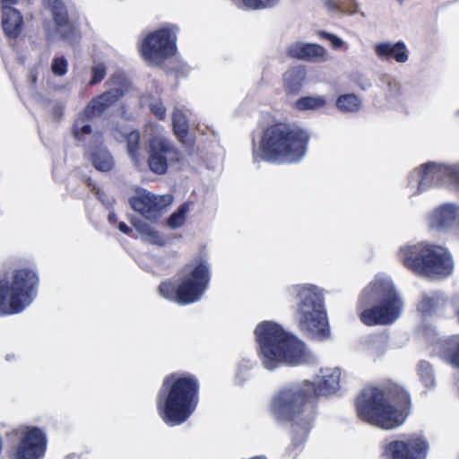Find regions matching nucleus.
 Segmentation results:
<instances>
[{
    "label": "nucleus",
    "mask_w": 459,
    "mask_h": 459,
    "mask_svg": "<svg viewBox=\"0 0 459 459\" xmlns=\"http://www.w3.org/2000/svg\"><path fill=\"white\" fill-rule=\"evenodd\" d=\"M47 437L38 428H25L21 440L12 451V459H40L46 450Z\"/></svg>",
    "instance_id": "16"
},
{
    "label": "nucleus",
    "mask_w": 459,
    "mask_h": 459,
    "mask_svg": "<svg viewBox=\"0 0 459 459\" xmlns=\"http://www.w3.org/2000/svg\"><path fill=\"white\" fill-rule=\"evenodd\" d=\"M297 313L299 327L308 338L325 341L330 338L331 331L323 296L311 287H300L298 290Z\"/></svg>",
    "instance_id": "8"
},
{
    "label": "nucleus",
    "mask_w": 459,
    "mask_h": 459,
    "mask_svg": "<svg viewBox=\"0 0 459 459\" xmlns=\"http://www.w3.org/2000/svg\"><path fill=\"white\" fill-rule=\"evenodd\" d=\"M92 166L100 172H108L114 168V160L110 152L104 147H96L89 157Z\"/></svg>",
    "instance_id": "25"
},
{
    "label": "nucleus",
    "mask_w": 459,
    "mask_h": 459,
    "mask_svg": "<svg viewBox=\"0 0 459 459\" xmlns=\"http://www.w3.org/2000/svg\"><path fill=\"white\" fill-rule=\"evenodd\" d=\"M257 355L264 368L273 370L281 365L299 366L309 362L311 355L305 343L273 321H264L255 329Z\"/></svg>",
    "instance_id": "2"
},
{
    "label": "nucleus",
    "mask_w": 459,
    "mask_h": 459,
    "mask_svg": "<svg viewBox=\"0 0 459 459\" xmlns=\"http://www.w3.org/2000/svg\"><path fill=\"white\" fill-rule=\"evenodd\" d=\"M54 112H55L56 115L62 116V114H63V107H62V106H56V107L54 108Z\"/></svg>",
    "instance_id": "44"
},
{
    "label": "nucleus",
    "mask_w": 459,
    "mask_h": 459,
    "mask_svg": "<svg viewBox=\"0 0 459 459\" xmlns=\"http://www.w3.org/2000/svg\"><path fill=\"white\" fill-rule=\"evenodd\" d=\"M318 35L321 39L330 40L333 48H340L343 44V41L340 38L329 32L320 30Z\"/></svg>",
    "instance_id": "38"
},
{
    "label": "nucleus",
    "mask_w": 459,
    "mask_h": 459,
    "mask_svg": "<svg viewBox=\"0 0 459 459\" xmlns=\"http://www.w3.org/2000/svg\"><path fill=\"white\" fill-rule=\"evenodd\" d=\"M39 279L30 268L13 271L11 280H0V312L13 315L22 312L36 298Z\"/></svg>",
    "instance_id": "7"
},
{
    "label": "nucleus",
    "mask_w": 459,
    "mask_h": 459,
    "mask_svg": "<svg viewBox=\"0 0 459 459\" xmlns=\"http://www.w3.org/2000/svg\"><path fill=\"white\" fill-rule=\"evenodd\" d=\"M237 7L244 10H260L272 7L277 0H231Z\"/></svg>",
    "instance_id": "31"
},
{
    "label": "nucleus",
    "mask_w": 459,
    "mask_h": 459,
    "mask_svg": "<svg viewBox=\"0 0 459 459\" xmlns=\"http://www.w3.org/2000/svg\"><path fill=\"white\" fill-rule=\"evenodd\" d=\"M84 183L86 184V186L88 187L91 188V190L94 193H96V195H99L100 194V187L94 183V181L91 178H86L84 179Z\"/></svg>",
    "instance_id": "40"
},
{
    "label": "nucleus",
    "mask_w": 459,
    "mask_h": 459,
    "mask_svg": "<svg viewBox=\"0 0 459 459\" xmlns=\"http://www.w3.org/2000/svg\"><path fill=\"white\" fill-rule=\"evenodd\" d=\"M308 394L306 386L283 388L273 397L271 413L277 420H292L303 411Z\"/></svg>",
    "instance_id": "12"
},
{
    "label": "nucleus",
    "mask_w": 459,
    "mask_h": 459,
    "mask_svg": "<svg viewBox=\"0 0 459 459\" xmlns=\"http://www.w3.org/2000/svg\"><path fill=\"white\" fill-rule=\"evenodd\" d=\"M335 105L343 113H355L360 109L361 100L354 93H346L337 98Z\"/></svg>",
    "instance_id": "28"
},
{
    "label": "nucleus",
    "mask_w": 459,
    "mask_h": 459,
    "mask_svg": "<svg viewBox=\"0 0 459 459\" xmlns=\"http://www.w3.org/2000/svg\"><path fill=\"white\" fill-rule=\"evenodd\" d=\"M357 411L364 421L391 430L403 425L409 414L411 397L399 385L386 389L367 386L357 397Z\"/></svg>",
    "instance_id": "1"
},
{
    "label": "nucleus",
    "mask_w": 459,
    "mask_h": 459,
    "mask_svg": "<svg viewBox=\"0 0 459 459\" xmlns=\"http://www.w3.org/2000/svg\"><path fill=\"white\" fill-rule=\"evenodd\" d=\"M306 79V70L303 66H292L282 76L283 88L288 95L298 94Z\"/></svg>",
    "instance_id": "22"
},
{
    "label": "nucleus",
    "mask_w": 459,
    "mask_h": 459,
    "mask_svg": "<svg viewBox=\"0 0 459 459\" xmlns=\"http://www.w3.org/2000/svg\"><path fill=\"white\" fill-rule=\"evenodd\" d=\"M53 74L63 76L67 72V61L65 56H58L53 59L51 66Z\"/></svg>",
    "instance_id": "36"
},
{
    "label": "nucleus",
    "mask_w": 459,
    "mask_h": 459,
    "mask_svg": "<svg viewBox=\"0 0 459 459\" xmlns=\"http://www.w3.org/2000/svg\"><path fill=\"white\" fill-rule=\"evenodd\" d=\"M429 450L428 440L420 435H414L404 440L388 443L384 451L387 459H426Z\"/></svg>",
    "instance_id": "15"
},
{
    "label": "nucleus",
    "mask_w": 459,
    "mask_h": 459,
    "mask_svg": "<svg viewBox=\"0 0 459 459\" xmlns=\"http://www.w3.org/2000/svg\"><path fill=\"white\" fill-rule=\"evenodd\" d=\"M455 316H456L457 322L459 323V308L455 312Z\"/></svg>",
    "instance_id": "45"
},
{
    "label": "nucleus",
    "mask_w": 459,
    "mask_h": 459,
    "mask_svg": "<svg viewBox=\"0 0 459 459\" xmlns=\"http://www.w3.org/2000/svg\"><path fill=\"white\" fill-rule=\"evenodd\" d=\"M340 372H341V368H334L333 373H340Z\"/></svg>",
    "instance_id": "46"
},
{
    "label": "nucleus",
    "mask_w": 459,
    "mask_h": 459,
    "mask_svg": "<svg viewBox=\"0 0 459 459\" xmlns=\"http://www.w3.org/2000/svg\"><path fill=\"white\" fill-rule=\"evenodd\" d=\"M375 52L383 60L394 59L398 63H404L408 60L407 48L403 41H398L395 44L379 43L376 46Z\"/></svg>",
    "instance_id": "21"
},
{
    "label": "nucleus",
    "mask_w": 459,
    "mask_h": 459,
    "mask_svg": "<svg viewBox=\"0 0 459 459\" xmlns=\"http://www.w3.org/2000/svg\"><path fill=\"white\" fill-rule=\"evenodd\" d=\"M451 183L459 187V167L428 162L420 167L418 193Z\"/></svg>",
    "instance_id": "14"
},
{
    "label": "nucleus",
    "mask_w": 459,
    "mask_h": 459,
    "mask_svg": "<svg viewBox=\"0 0 459 459\" xmlns=\"http://www.w3.org/2000/svg\"><path fill=\"white\" fill-rule=\"evenodd\" d=\"M91 74H92V76H91V79L89 83L91 86L96 85V84L101 82L107 74V69H106L105 65L100 63V64H98L97 65L92 66Z\"/></svg>",
    "instance_id": "34"
},
{
    "label": "nucleus",
    "mask_w": 459,
    "mask_h": 459,
    "mask_svg": "<svg viewBox=\"0 0 459 459\" xmlns=\"http://www.w3.org/2000/svg\"><path fill=\"white\" fill-rule=\"evenodd\" d=\"M419 373H429L432 371V366L429 361L420 360L417 368Z\"/></svg>",
    "instance_id": "39"
},
{
    "label": "nucleus",
    "mask_w": 459,
    "mask_h": 459,
    "mask_svg": "<svg viewBox=\"0 0 459 459\" xmlns=\"http://www.w3.org/2000/svg\"><path fill=\"white\" fill-rule=\"evenodd\" d=\"M150 109H151L152 114H153V116L157 119H159V120L165 119V117H166V108L162 104V102L158 101V102L152 103L151 106H150Z\"/></svg>",
    "instance_id": "37"
},
{
    "label": "nucleus",
    "mask_w": 459,
    "mask_h": 459,
    "mask_svg": "<svg viewBox=\"0 0 459 459\" xmlns=\"http://www.w3.org/2000/svg\"><path fill=\"white\" fill-rule=\"evenodd\" d=\"M189 211L187 203L182 204L176 212H174L168 219V225L171 229H178L184 225L186 213Z\"/></svg>",
    "instance_id": "32"
},
{
    "label": "nucleus",
    "mask_w": 459,
    "mask_h": 459,
    "mask_svg": "<svg viewBox=\"0 0 459 459\" xmlns=\"http://www.w3.org/2000/svg\"><path fill=\"white\" fill-rule=\"evenodd\" d=\"M457 208L454 204H444L435 211L432 222L437 228L450 226L456 219Z\"/></svg>",
    "instance_id": "26"
},
{
    "label": "nucleus",
    "mask_w": 459,
    "mask_h": 459,
    "mask_svg": "<svg viewBox=\"0 0 459 459\" xmlns=\"http://www.w3.org/2000/svg\"><path fill=\"white\" fill-rule=\"evenodd\" d=\"M118 230L126 235H129L133 231L132 229L129 226H127L126 223H125L123 221L118 223Z\"/></svg>",
    "instance_id": "41"
},
{
    "label": "nucleus",
    "mask_w": 459,
    "mask_h": 459,
    "mask_svg": "<svg viewBox=\"0 0 459 459\" xmlns=\"http://www.w3.org/2000/svg\"><path fill=\"white\" fill-rule=\"evenodd\" d=\"M50 9L56 31L64 40L74 41L80 37L77 27L69 20L67 9L62 0H46Z\"/></svg>",
    "instance_id": "17"
},
{
    "label": "nucleus",
    "mask_w": 459,
    "mask_h": 459,
    "mask_svg": "<svg viewBox=\"0 0 459 459\" xmlns=\"http://www.w3.org/2000/svg\"><path fill=\"white\" fill-rule=\"evenodd\" d=\"M140 133L137 130H133L126 136L127 152L130 157L137 161L140 156Z\"/></svg>",
    "instance_id": "30"
},
{
    "label": "nucleus",
    "mask_w": 459,
    "mask_h": 459,
    "mask_svg": "<svg viewBox=\"0 0 459 459\" xmlns=\"http://www.w3.org/2000/svg\"><path fill=\"white\" fill-rule=\"evenodd\" d=\"M309 139L303 128L273 123L263 129L258 145L254 143V160L273 164L299 162L307 152Z\"/></svg>",
    "instance_id": "3"
},
{
    "label": "nucleus",
    "mask_w": 459,
    "mask_h": 459,
    "mask_svg": "<svg viewBox=\"0 0 459 459\" xmlns=\"http://www.w3.org/2000/svg\"><path fill=\"white\" fill-rule=\"evenodd\" d=\"M167 394L160 405V415L170 426L185 422L195 411L198 402V383L195 378L170 376L164 381Z\"/></svg>",
    "instance_id": "6"
},
{
    "label": "nucleus",
    "mask_w": 459,
    "mask_h": 459,
    "mask_svg": "<svg viewBox=\"0 0 459 459\" xmlns=\"http://www.w3.org/2000/svg\"><path fill=\"white\" fill-rule=\"evenodd\" d=\"M325 104L326 100L322 96H305L299 98L294 107L298 110L305 111L323 108Z\"/></svg>",
    "instance_id": "29"
},
{
    "label": "nucleus",
    "mask_w": 459,
    "mask_h": 459,
    "mask_svg": "<svg viewBox=\"0 0 459 459\" xmlns=\"http://www.w3.org/2000/svg\"><path fill=\"white\" fill-rule=\"evenodd\" d=\"M399 255L403 264L420 276L443 279L454 269L451 254L439 245L420 242L402 247Z\"/></svg>",
    "instance_id": "5"
},
{
    "label": "nucleus",
    "mask_w": 459,
    "mask_h": 459,
    "mask_svg": "<svg viewBox=\"0 0 459 459\" xmlns=\"http://www.w3.org/2000/svg\"><path fill=\"white\" fill-rule=\"evenodd\" d=\"M134 226L142 235L148 238L151 242L161 245L162 241L160 235L149 224L143 221H137L134 223Z\"/></svg>",
    "instance_id": "33"
},
{
    "label": "nucleus",
    "mask_w": 459,
    "mask_h": 459,
    "mask_svg": "<svg viewBox=\"0 0 459 459\" xmlns=\"http://www.w3.org/2000/svg\"><path fill=\"white\" fill-rule=\"evenodd\" d=\"M306 388L313 389L319 395L335 393L340 387L339 375H316L311 384H306Z\"/></svg>",
    "instance_id": "23"
},
{
    "label": "nucleus",
    "mask_w": 459,
    "mask_h": 459,
    "mask_svg": "<svg viewBox=\"0 0 459 459\" xmlns=\"http://www.w3.org/2000/svg\"><path fill=\"white\" fill-rule=\"evenodd\" d=\"M2 6V27L4 34L11 39H17L23 26V18L21 13L7 4H15L19 0H0Z\"/></svg>",
    "instance_id": "19"
},
{
    "label": "nucleus",
    "mask_w": 459,
    "mask_h": 459,
    "mask_svg": "<svg viewBox=\"0 0 459 459\" xmlns=\"http://www.w3.org/2000/svg\"><path fill=\"white\" fill-rule=\"evenodd\" d=\"M443 359L453 368L459 369V336L454 335L443 340L439 344Z\"/></svg>",
    "instance_id": "24"
},
{
    "label": "nucleus",
    "mask_w": 459,
    "mask_h": 459,
    "mask_svg": "<svg viewBox=\"0 0 459 459\" xmlns=\"http://www.w3.org/2000/svg\"><path fill=\"white\" fill-rule=\"evenodd\" d=\"M127 91V86L120 83L117 87L110 88L92 98L74 120L73 125L74 137L81 139L83 134H91L92 129L89 121L102 116L108 108L117 103L126 95Z\"/></svg>",
    "instance_id": "11"
},
{
    "label": "nucleus",
    "mask_w": 459,
    "mask_h": 459,
    "mask_svg": "<svg viewBox=\"0 0 459 459\" xmlns=\"http://www.w3.org/2000/svg\"><path fill=\"white\" fill-rule=\"evenodd\" d=\"M172 126L173 133L178 140L185 143L189 132V125L187 117L182 110H174L172 114Z\"/></svg>",
    "instance_id": "27"
},
{
    "label": "nucleus",
    "mask_w": 459,
    "mask_h": 459,
    "mask_svg": "<svg viewBox=\"0 0 459 459\" xmlns=\"http://www.w3.org/2000/svg\"><path fill=\"white\" fill-rule=\"evenodd\" d=\"M182 154L175 144L167 138L155 136L149 142L148 166L156 175H164L169 167L178 163Z\"/></svg>",
    "instance_id": "13"
},
{
    "label": "nucleus",
    "mask_w": 459,
    "mask_h": 459,
    "mask_svg": "<svg viewBox=\"0 0 459 459\" xmlns=\"http://www.w3.org/2000/svg\"><path fill=\"white\" fill-rule=\"evenodd\" d=\"M163 197L143 192L130 199L131 207L148 220L157 219L165 204Z\"/></svg>",
    "instance_id": "18"
},
{
    "label": "nucleus",
    "mask_w": 459,
    "mask_h": 459,
    "mask_svg": "<svg viewBox=\"0 0 459 459\" xmlns=\"http://www.w3.org/2000/svg\"><path fill=\"white\" fill-rule=\"evenodd\" d=\"M178 25L168 23L148 32L139 43L143 59L152 65H161L177 53Z\"/></svg>",
    "instance_id": "10"
},
{
    "label": "nucleus",
    "mask_w": 459,
    "mask_h": 459,
    "mask_svg": "<svg viewBox=\"0 0 459 459\" xmlns=\"http://www.w3.org/2000/svg\"><path fill=\"white\" fill-rule=\"evenodd\" d=\"M211 280L210 267L206 261H199L194 268L181 276L176 285L170 281L159 285L160 294L179 305H189L201 299Z\"/></svg>",
    "instance_id": "9"
},
{
    "label": "nucleus",
    "mask_w": 459,
    "mask_h": 459,
    "mask_svg": "<svg viewBox=\"0 0 459 459\" xmlns=\"http://www.w3.org/2000/svg\"><path fill=\"white\" fill-rule=\"evenodd\" d=\"M403 301L392 281L375 279L360 292L357 310L367 326L388 325L401 315Z\"/></svg>",
    "instance_id": "4"
},
{
    "label": "nucleus",
    "mask_w": 459,
    "mask_h": 459,
    "mask_svg": "<svg viewBox=\"0 0 459 459\" xmlns=\"http://www.w3.org/2000/svg\"><path fill=\"white\" fill-rule=\"evenodd\" d=\"M325 4L330 11H333L338 8L337 4L333 0H326Z\"/></svg>",
    "instance_id": "42"
},
{
    "label": "nucleus",
    "mask_w": 459,
    "mask_h": 459,
    "mask_svg": "<svg viewBox=\"0 0 459 459\" xmlns=\"http://www.w3.org/2000/svg\"><path fill=\"white\" fill-rule=\"evenodd\" d=\"M439 302L438 298L424 297L419 305V309L424 313L429 314L436 309Z\"/></svg>",
    "instance_id": "35"
},
{
    "label": "nucleus",
    "mask_w": 459,
    "mask_h": 459,
    "mask_svg": "<svg viewBox=\"0 0 459 459\" xmlns=\"http://www.w3.org/2000/svg\"><path fill=\"white\" fill-rule=\"evenodd\" d=\"M108 220L110 224H115L117 221V217L114 212H111L108 213Z\"/></svg>",
    "instance_id": "43"
},
{
    "label": "nucleus",
    "mask_w": 459,
    "mask_h": 459,
    "mask_svg": "<svg viewBox=\"0 0 459 459\" xmlns=\"http://www.w3.org/2000/svg\"><path fill=\"white\" fill-rule=\"evenodd\" d=\"M286 53L294 59L313 61L323 58L325 49L318 44L296 42L287 48Z\"/></svg>",
    "instance_id": "20"
}]
</instances>
